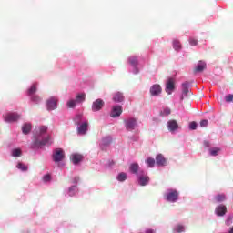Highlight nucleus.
<instances>
[{"label": "nucleus", "instance_id": "nucleus-1", "mask_svg": "<svg viewBox=\"0 0 233 233\" xmlns=\"http://www.w3.org/2000/svg\"><path fill=\"white\" fill-rule=\"evenodd\" d=\"M52 157L55 163H60L65 159V151L61 148H56L53 151Z\"/></svg>", "mask_w": 233, "mask_h": 233}, {"label": "nucleus", "instance_id": "nucleus-2", "mask_svg": "<svg viewBox=\"0 0 233 233\" xmlns=\"http://www.w3.org/2000/svg\"><path fill=\"white\" fill-rule=\"evenodd\" d=\"M166 199L169 201V203H176V201L179 199V193L176 189H169L166 194Z\"/></svg>", "mask_w": 233, "mask_h": 233}, {"label": "nucleus", "instance_id": "nucleus-3", "mask_svg": "<svg viewBox=\"0 0 233 233\" xmlns=\"http://www.w3.org/2000/svg\"><path fill=\"white\" fill-rule=\"evenodd\" d=\"M124 123L128 132H132V130H135L136 127H137V120L136 118H127L124 120Z\"/></svg>", "mask_w": 233, "mask_h": 233}, {"label": "nucleus", "instance_id": "nucleus-4", "mask_svg": "<svg viewBox=\"0 0 233 233\" xmlns=\"http://www.w3.org/2000/svg\"><path fill=\"white\" fill-rule=\"evenodd\" d=\"M52 138L50 136L44 138L43 140H39V138H35L33 144V148H35V147H45V145H52Z\"/></svg>", "mask_w": 233, "mask_h": 233}, {"label": "nucleus", "instance_id": "nucleus-5", "mask_svg": "<svg viewBox=\"0 0 233 233\" xmlns=\"http://www.w3.org/2000/svg\"><path fill=\"white\" fill-rule=\"evenodd\" d=\"M19 119H21V115H19L18 113H8L5 116V121L6 123H15V121H19Z\"/></svg>", "mask_w": 233, "mask_h": 233}, {"label": "nucleus", "instance_id": "nucleus-6", "mask_svg": "<svg viewBox=\"0 0 233 233\" xmlns=\"http://www.w3.org/2000/svg\"><path fill=\"white\" fill-rule=\"evenodd\" d=\"M57 97L51 96L46 100V108L48 111L56 110L57 108Z\"/></svg>", "mask_w": 233, "mask_h": 233}, {"label": "nucleus", "instance_id": "nucleus-7", "mask_svg": "<svg viewBox=\"0 0 233 233\" xmlns=\"http://www.w3.org/2000/svg\"><path fill=\"white\" fill-rule=\"evenodd\" d=\"M103 106H105V101H103L101 98H98L93 102L92 111L99 112V110H103Z\"/></svg>", "mask_w": 233, "mask_h": 233}, {"label": "nucleus", "instance_id": "nucleus-8", "mask_svg": "<svg viewBox=\"0 0 233 233\" xmlns=\"http://www.w3.org/2000/svg\"><path fill=\"white\" fill-rule=\"evenodd\" d=\"M123 114V107L121 106H114L111 111V117H119Z\"/></svg>", "mask_w": 233, "mask_h": 233}, {"label": "nucleus", "instance_id": "nucleus-9", "mask_svg": "<svg viewBox=\"0 0 233 233\" xmlns=\"http://www.w3.org/2000/svg\"><path fill=\"white\" fill-rule=\"evenodd\" d=\"M175 88H176V86H175L174 78H169L167 83L166 84L167 94L168 95L172 94Z\"/></svg>", "mask_w": 233, "mask_h": 233}, {"label": "nucleus", "instance_id": "nucleus-10", "mask_svg": "<svg viewBox=\"0 0 233 233\" xmlns=\"http://www.w3.org/2000/svg\"><path fill=\"white\" fill-rule=\"evenodd\" d=\"M162 91L163 89L161 88L160 85L154 84L153 86H151L149 92L151 96H159V94H161Z\"/></svg>", "mask_w": 233, "mask_h": 233}, {"label": "nucleus", "instance_id": "nucleus-11", "mask_svg": "<svg viewBox=\"0 0 233 233\" xmlns=\"http://www.w3.org/2000/svg\"><path fill=\"white\" fill-rule=\"evenodd\" d=\"M167 127L170 132H174L179 128V124H177V121L176 120H169L167 123Z\"/></svg>", "mask_w": 233, "mask_h": 233}, {"label": "nucleus", "instance_id": "nucleus-12", "mask_svg": "<svg viewBox=\"0 0 233 233\" xmlns=\"http://www.w3.org/2000/svg\"><path fill=\"white\" fill-rule=\"evenodd\" d=\"M156 164L157 167H165L167 165V158L162 154H158L156 157Z\"/></svg>", "mask_w": 233, "mask_h": 233}, {"label": "nucleus", "instance_id": "nucleus-13", "mask_svg": "<svg viewBox=\"0 0 233 233\" xmlns=\"http://www.w3.org/2000/svg\"><path fill=\"white\" fill-rule=\"evenodd\" d=\"M77 132L81 136H85V134H86V132H88V122L82 123L80 125V127H78Z\"/></svg>", "mask_w": 233, "mask_h": 233}, {"label": "nucleus", "instance_id": "nucleus-14", "mask_svg": "<svg viewBox=\"0 0 233 233\" xmlns=\"http://www.w3.org/2000/svg\"><path fill=\"white\" fill-rule=\"evenodd\" d=\"M217 216H225L227 214V206L221 204L218 206L215 209Z\"/></svg>", "mask_w": 233, "mask_h": 233}, {"label": "nucleus", "instance_id": "nucleus-15", "mask_svg": "<svg viewBox=\"0 0 233 233\" xmlns=\"http://www.w3.org/2000/svg\"><path fill=\"white\" fill-rule=\"evenodd\" d=\"M149 181H150V177H148V176L141 175L138 177V183L141 187H145L148 185Z\"/></svg>", "mask_w": 233, "mask_h": 233}, {"label": "nucleus", "instance_id": "nucleus-16", "mask_svg": "<svg viewBox=\"0 0 233 233\" xmlns=\"http://www.w3.org/2000/svg\"><path fill=\"white\" fill-rule=\"evenodd\" d=\"M113 101L115 103H122V101H125V96H123V93L116 92L113 96Z\"/></svg>", "mask_w": 233, "mask_h": 233}, {"label": "nucleus", "instance_id": "nucleus-17", "mask_svg": "<svg viewBox=\"0 0 233 233\" xmlns=\"http://www.w3.org/2000/svg\"><path fill=\"white\" fill-rule=\"evenodd\" d=\"M71 160L74 165H77L78 163H81V161H83V156L79 154H73L71 156Z\"/></svg>", "mask_w": 233, "mask_h": 233}, {"label": "nucleus", "instance_id": "nucleus-18", "mask_svg": "<svg viewBox=\"0 0 233 233\" xmlns=\"http://www.w3.org/2000/svg\"><path fill=\"white\" fill-rule=\"evenodd\" d=\"M205 68H207V64L203 61H199V64L194 69V73L198 74V72H203Z\"/></svg>", "mask_w": 233, "mask_h": 233}, {"label": "nucleus", "instance_id": "nucleus-19", "mask_svg": "<svg viewBox=\"0 0 233 233\" xmlns=\"http://www.w3.org/2000/svg\"><path fill=\"white\" fill-rule=\"evenodd\" d=\"M188 82H185L182 84V96L181 100L185 99V96H188Z\"/></svg>", "mask_w": 233, "mask_h": 233}, {"label": "nucleus", "instance_id": "nucleus-20", "mask_svg": "<svg viewBox=\"0 0 233 233\" xmlns=\"http://www.w3.org/2000/svg\"><path fill=\"white\" fill-rule=\"evenodd\" d=\"M32 130V124H24L22 127V132L23 134L26 135V134H30V131Z\"/></svg>", "mask_w": 233, "mask_h": 233}, {"label": "nucleus", "instance_id": "nucleus-21", "mask_svg": "<svg viewBox=\"0 0 233 233\" xmlns=\"http://www.w3.org/2000/svg\"><path fill=\"white\" fill-rule=\"evenodd\" d=\"M129 171L132 174H137V172H139V164H137V163L131 164L129 167Z\"/></svg>", "mask_w": 233, "mask_h": 233}, {"label": "nucleus", "instance_id": "nucleus-22", "mask_svg": "<svg viewBox=\"0 0 233 233\" xmlns=\"http://www.w3.org/2000/svg\"><path fill=\"white\" fill-rule=\"evenodd\" d=\"M227 199V195L225 194H218L215 197V203H223Z\"/></svg>", "mask_w": 233, "mask_h": 233}, {"label": "nucleus", "instance_id": "nucleus-23", "mask_svg": "<svg viewBox=\"0 0 233 233\" xmlns=\"http://www.w3.org/2000/svg\"><path fill=\"white\" fill-rule=\"evenodd\" d=\"M128 62L131 66H137V65L139 64V62L137 61V57L136 56H130L128 58Z\"/></svg>", "mask_w": 233, "mask_h": 233}, {"label": "nucleus", "instance_id": "nucleus-24", "mask_svg": "<svg viewBox=\"0 0 233 233\" xmlns=\"http://www.w3.org/2000/svg\"><path fill=\"white\" fill-rule=\"evenodd\" d=\"M37 92V84H33L31 87L28 89V96H34Z\"/></svg>", "mask_w": 233, "mask_h": 233}, {"label": "nucleus", "instance_id": "nucleus-25", "mask_svg": "<svg viewBox=\"0 0 233 233\" xmlns=\"http://www.w3.org/2000/svg\"><path fill=\"white\" fill-rule=\"evenodd\" d=\"M85 99H86V95L85 93H81L76 96V103H83Z\"/></svg>", "mask_w": 233, "mask_h": 233}, {"label": "nucleus", "instance_id": "nucleus-26", "mask_svg": "<svg viewBox=\"0 0 233 233\" xmlns=\"http://www.w3.org/2000/svg\"><path fill=\"white\" fill-rule=\"evenodd\" d=\"M173 48L174 50H181V42L177 39L173 40Z\"/></svg>", "mask_w": 233, "mask_h": 233}, {"label": "nucleus", "instance_id": "nucleus-27", "mask_svg": "<svg viewBox=\"0 0 233 233\" xmlns=\"http://www.w3.org/2000/svg\"><path fill=\"white\" fill-rule=\"evenodd\" d=\"M146 163L147 165H148V167L150 168L154 167L155 165H156V159L152 158V157H148L147 160H146Z\"/></svg>", "mask_w": 233, "mask_h": 233}, {"label": "nucleus", "instance_id": "nucleus-28", "mask_svg": "<svg viewBox=\"0 0 233 233\" xmlns=\"http://www.w3.org/2000/svg\"><path fill=\"white\" fill-rule=\"evenodd\" d=\"M16 167L19 169V170H22V172H26V170H28V166L19 162L16 166Z\"/></svg>", "mask_w": 233, "mask_h": 233}, {"label": "nucleus", "instance_id": "nucleus-29", "mask_svg": "<svg viewBox=\"0 0 233 233\" xmlns=\"http://www.w3.org/2000/svg\"><path fill=\"white\" fill-rule=\"evenodd\" d=\"M68 108H76V105H77V101L71 99L66 103Z\"/></svg>", "mask_w": 233, "mask_h": 233}, {"label": "nucleus", "instance_id": "nucleus-30", "mask_svg": "<svg viewBox=\"0 0 233 233\" xmlns=\"http://www.w3.org/2000/svg\"><path fill=\"white\" fill-rule=\"evenodd\" d=\"M13 157H21V149L15 148L12 151Z\"/></svg>", "mask_w": 233, "mask_h": 233}, {"label": "nucleus", "instance_id": "nucleus-31", "mask_svg": "<svg viewBox=\"0 0 233 233\" xmlns=\"http://www.w3.org/2000/svg\"><path fill=\"white\" fill-rule=\"evenodd\" d=\"M220 150L218 147H215L209 150V154L210 156H218Z\"/></svg>", "mask_w": 233, "mask_h": 233}, {"label": "nucleus", "instance_id": "nucleus-32", "mask_svg": "<svg viewBox=\"0 0 233 233\" xmlns=\"http://www.w3.org/2000/svg\"><path fill=\"white\" fill-rule=\"evenodd\" d=\"M31 101H33L34 103H40L41 96L35 95V96H31Z\"/></svg>", "mask_w": 233, "mask_h": 233}, {"label": "nucleus", "instance_id": "nucleus-33", "mask_svg": "<svg viewBox=\"0 0 233 233\" xmlns=\"http://www.w3.org/2000/svg\"><path fill=\"white\" fill-rule=\"evenodd\" d=\"M112 143V137H106L103 138V144L104 145H110Z\"/></svg>", "mask_w": 233, "mask_h": 233}, {"label": "nucleus", "instance_id": "nucleus-34", "mask_svg": "<svg viewBox=\"0 0 233 233\" xmlns=\"http://www.w3.org/2000/svg\"><path fill=\"white\" fill-rule=\"evenodd\" d=\"M117 179L119 180V181H126V179H127V173H120L119 175H118V177H117Z\"/></svg>", "mask_w": 233, "mask_h": 233}, {"label": "nucleus", "instance_id": "nucleus-35", "mask_svg": "<svg viewBox=\"0 0 233 233\" xmlns=\"http://www.w3.org/2000/svg\"><path fill=\"white\" fill-rule=\"evenodd\" d=\"M171 110H170V108H165L163 111H161V116H170V114H171Z\"/></svg>", "mask_w": 233, "mask_h": 233}, {"label": "nucleus", "instance_id": "nucleus-36", "mask_svg": "<svg viewBox=\"0 0 233 233\" xmlns=\"http://www.w3.org/2000/svg\"><path fill=\"white\" fill-rule=\"evenodd\" d=\"M175 230L177 232V233H181L185 230V227H183V225H177L176 228H175Z\"/></svg>", "mask_w": 233, "mask_h": 233}, {"label": "nucleus", "instance_id": "nucleus-37", "mask_svg": "<svg viewBox=\"0 0 233 233\" xmlns=\"http://www.w3.org/2000/svg\"><path fill=\"white\" fill-rule=\"evenodd\" d=\"M200 127L202 128H205V127H208V120H207V119L201 120L200 121Z\"/></svg>", "mask_w": 233, "mask_h": 233}, {"label": "nucleus", "instance_id": "nucleus-38", "mask_svg": "<svg viewBox=\"0 0 233 233\" xmlns=\"http://www.w3.org/2000/svg\"><path fill=\"white\" fill-rule=\"evenodd\" d=\"M190 130H196L198 128V123L196 121H193L189 124Z\"/></svg>", "mask_w": 233, "mask_h": 233}, {"label": "nucleus", "instance_id": "nucleus-39", "mask_svg": "<svg viewBox=\"0 0 233 233\" xmlns=\"http://www.w3.org/2000/svg\"><path fill=\"white\" fill-rule=\"evenodd\" d=\"M189 44L191 45V46H198V39L189 38Z\"/></svg>", "mask_w": 233, "mask_h": 233}, {"label": "nucleus", "instance_id": "nucleus-40", "mask_svg": "<svg viewBox=\"0 0 233 233\" xmlns=\"http://www.w3.org/2000/svg\"><path fill=\"white\" fill-rule=\"evenodd\" d=\"M225 99H226L227 103H232L233 102V95L229 94V95L226 96Z\"/></svg>", "mask_w": 233, "mask_h": 233}, {"label": "nucleus", "instance_id": "nucleus-41", "mask_svg": "<svg viewBox=\"0 0 233 233\" xmlns=\"http://www.w3.org/2000/svg\"><path fill=\"white\" fill-rule=\"evenodd\" d=\"M50 179H52V177L50 176V174H46L43 177V181L45 183H48V181H50Z\"/></svg>", "mask_w": 233, "mask_h": 233}, {"label": "nucleus", "instance_id": "nucleus-42", "mask_svg": "<svg viewBox=\"0 0 233 233\" xmlns=\"http://www.w3.org/2000/svg\"><path fill=\"white\" fill-rule=\"evenodd\" d=\"M48 130V127L46 126L40 127V134H45Z\"/></svg>", "mask_w": 233, "mask_h": 233}, {"label": "nucleus", "instance_id": "nucleus-43", "mask_svg": "<svg viewBox=\"0 0 233 233\" xmlns=\"http://www.w3.org/2000/svg\"><path fill=\"white\" fill-rule=\"evenodd\" d=\"M76 188V186H72L71 187H69V196H74Z\"/></svg>", "mask_w": 233, "mask_h": 233}, {"label": "nucleus", "instance_id": "nucleus-44", "mask_svg": "<svg viewBox=\"0 0 233 233\" xmlns=\"http://www.w3.org/2000/svg\"><path fill=\"white\" fill-rule=\"evenodd\" d=\"M231 223H232V218H228V220L226 221V225L228 227H230Z\"/></svg>", "mask_w": 233, "mask_h": 233}, {"label": "nucleus", "instance_id": "nucleus-45", "mask_svg": "<svg viewBox=\"0 0 233 233\" xmlns=\"http://www.w3.org/2000/svg\"><path fill=\"white\" fill-rule=\"evenodd\" d=\"M73 183L75 185H76V183H79V177H76L74 179H73Z\"/></svg>", "mask_w": 233, "mask_h": 233}, {"label": "nucleus", "instance_id": "nucleus-46", "mask_svg": "<svg viewBox=\"0 0 233 233\" xmlns=\"http://www.w3.org/2000/svg\"><path fill=\"white\" fill-rule=\"evenodd\" d=\"M204 147H206V148H208V147H210V142L204 141Z\"/></svg>", "mask_w": 233, "mask_h": 233}, {"label": "nucleus", "instance_id": "nucleus-47", "mask_svg": "<svg viewBox=\"0 0 233 233\" xmlns=\"http://www.w3.org/2000/svg\"><path fill=\"white\" fill-rule=\"evenodd\" d=\"M146 233H154V231L152 229H147L146 230Z\"/></svg>", "mask_w": 233, "mask_h": 233}, {"label": "nucleus", "instance_id": "nucleus-48", "mask_svg": "<svg viewBox=\"0 0 233 233\" xmlns=\"http://www.w3.org/2000/svg\"><path fill=\"white\" fill-rule=\"evenodd\" d=\"M228 233H233V227H231L230 228H229V232Z\"/></svg>", "mask_w": 233, "mask_h": 233}]
</instances>
